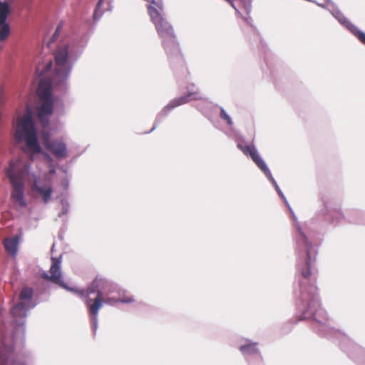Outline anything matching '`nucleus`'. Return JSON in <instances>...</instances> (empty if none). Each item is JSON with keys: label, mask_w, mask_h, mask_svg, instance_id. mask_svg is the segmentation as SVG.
Segmentation results:
<instances>
[{"label": "nucleus", "mask_w": 365, "mask_h": 365, "mask_svg": "<svg viewBox=\"0 0 365 365\" xmlns=\"http://www.w3.org/2000/svg\"><path fill=\"white\" fill-rule=\"evenodd\" d=\"M60 204L61 206V210L58 215V217L60 218H63L64 215H66L70 210V203L68 199L65 197H61L60 200Z\"/></svg>", "instance_id": "nucleus-25"}, {"label": "nucleus", "mask_w": 365, "mask_h": 365, "mask_svg": "<svg viewBox=\"0 0 365 365\" xmlns=\"http://www.w3.org/2000/svg\"><path fill=\"white\" fill-rule=\"evenodd\" d=\"M104 0H98L96 4L93 15V19L96 21L100 20V19L103 16V15L105 13V11L101 9Z\"/></svg>", "instance_id": "nucleus-26"}, {"label": "nucleus", "mask_w": 365, "mask_h": 365, "mask_svg": "<svg viewBox=\"0 0 365 365\" xmlns=\"http://www.w3.org/2000/svg\"><path fill=\"white\" fill-rule=\"evenodd\" d=\"M238 349L247 365H260L262 362L263 357L257 342L243 338L240 340Z\"/></svg>", "instance_id": "nucleus-10"}, {"label": "nucleus", "mask_w": 365, "mask_h": 365, "mask_svg": "<svg viewBox=\"0 0 365 365\" xmlns=\"http://www.w3.org/2000/svg\"><path fill=\"white\" fill-rule=\"evenodd\" d=\"M237 6L240 8V11H241V9H243L242 6L239 3H237Z\"/></svg>", "instance_id": "nucleus-41"}, {"label": "nucleus", "mask_w": 365, "mask_h": 365, "mask_svg": "<svg viewBox=\"0 0 365 365\" xmlns=\"http://www.w3.org/2000/svg\"><path fill=\"white\" fill-rule=\"evenodd\" d=\"M54 110V101L51 93L49 91L45 101L36 108V115L43 128L50 125V118Z\"/></svg>", "instance_id": "nucleus-12"}, {"label": "nucleus", "mask_w": 365, "mask_h": 365, "mask_svg": "<svg viewBox=\"0 0 365 365\" xmlns=\"http://www.w3.org/2000/svg\"><path fill=\"white\" fill-rule=\"evenodd\" d=\"M69 46L64 45L55 53V62L61 68L55 71L56 84L58 86H64L72 69V65L68 63Z\"/></svg>", "instance_id": "nucleus-8"}, {"label": "nucleus", "mask_w": 365, "mask_h": 365, "mask_svg": "<svg viewBox=\"0 0 365 365\" xmlns=\"http://www.w3.org/2000/svg\"><path fill=\"white\" fill-rule=\"evenodd\" d=\"M327 3H329L331 4H332L333 6H334V4L331 1V0H326Z\"/></svg>", "instance_id": "nucleus-40"}, {"label": "nucleus", "mask_w": 365, "mask_h": 365, "mask_svg": "<svg viewBox=\"0 0 365 365\" xmlns=\"http://www.w3.org/2000/svg\"><path fill=\"white\" fill-rule=\"evenodd\" d=\"M45 149L58 160H62L68 155L67 145L58 139H53L49 145L46 144Z\"/></svg>", "instance_id": "nucleus-16"}, {"label": "nucleus", "mask_w": 365, "mask_h": 365, "mask_svg": "<svg viewBox=\"0 0 365 365\" xmlns=\"http://www.w3.org/2000/svg\"><path fill=\"white\" fill-rule=\"evenodd\" d=\"M56 168L53 166H51L49 169V173L51 175H54V174H56Z\"/></svg>", "instance_id": "nucleus-33"}, {"label": "nucleus", "mask_w": 365, "mask_h": 365, "mask_svg": "<svg viewBox=\"0 0 365 365\" xmlns=\"http://www.w3.org/2000/svg\"><path fill=\"white\" fill-rule=\"evenodd\" d=\"M331 14L337 21L349 31L363 45L365 46V32L352 24L337 8L331 11Z\"/></svg>", "instance_id": "nucleus-13"}, {"label": "nucleus", "mask_w": 365, "mask_h": 365, "mask_svg": "<svg viewBox=\"0 0 365 365\" xmlns=\"http://www.w3.org/2000/svg\"><path fill=\"white\" fill-rule=\"evenodd\" d=\"M62 27H63V21H61V22L58 24V26H56V28H59V31H61Z\"/></svg>", "instance_id": "nucleus-37"}, {"label": "nucleus", "mask_w": 365, "mask_h": 365, "mask_svg": "<svg viewBox=\"0 0 365 365\" xmlns=\"http://www.w3.org/2000/svg\"><path fill=\"white\" fill-rule=\"evenodd\" d=\"M302 274L295 275L293 293L296 300L297 317L282 327L284 334H289L297 322L309 320L313 331L320 337L337 343L342 351L359 365H365V349L355 344L348 336L328 324L327 312L322 307L315 279L311 275L300 283Z\"/></svg>", "instance_id": "nucleus-1"}, {"label": "nucleus", "mask_w": 365, "mask_h": 365, "mask_svg": "<svg viewBox=\"0 0 365 365\" xmlns=\"http://www.w3.org/2000/svg\"><path fill=\"white\" fill-rule=\"evenodd\" d=\"M292 217L295 221L296 231L294 240L297 255V272L302 274L300 283L307 281V277L311 275V269L316 261L317 249L313 245L305 230L301 227L297 221L294 212Z\"/></svg>", "instance_id": "nucleus-2"}, {"label": "nucleus", "mask_w": 365, "mask_h": 365, "mask_svg": "<svg viewBox=\"0 0 365 365\" xmlns=\"http://www.w3.org/2000/svg\"><path fill=\"white\" fill-rule=\"evenodd\" d=\"M315 4H317L319 6L323 8V9H325L326 8V6L324 4H320V3H318L315 1L314 2Z\"/></svg>", "instance_id": "nucleus-36"}, {"label": "nucleus", "mask_w": 365, "mask_h": 365, "mask_svg": "<svg viewBox=\"0 0 365 365\" xmlns=\"http://www.w3.org/2000/svg\"><path fill=\"white\" fill-rule=\"evenodd\" d=\"M220 117L221 119L225 120L228 125H232L233 124L231 117L223 107H220Z\"/></svg>", "instance_id": "nucleus-27"}, {"label": "nucleus", "mask_w": 365, "mask_h": 365, "mask_svg": "<svg viewBox=\"0 0 365 365\" xmlns=\"http://www.w3.org/2000/svg\"><path fill=\"white\" fill-rule=\"evenodd\" d=\"M61 170H62L63 173H66L68 170H67V168H63V167H62V168H61Z\"/></svg>", "instance_id": "nucleus-38"}, {"label": "nucleus", "mask_w": 365, "mask_h": 365, "mask_svg": "<svg viewBox=\"0 0 365 365\" xmlns=\"http://www.w3.org/2000/svg\"><path fill=\"white\" fill-rule=\"evenodd\" d=\"M41 138L44 148H46V144L49 145L50 143L53 140V139L51 138V133L49 131H43L41 133Z\"/></svg>", "instance_id": "nucleus-28"}, {"label": "nucleus", "mask_w": 365, "mask_h": 365, "mask_svg": "<svg viewBox=\"0 0 365 365\" xmlns=\"http://www.w3.org/2000/svg\"><path fill=\"white\" fill-rule=\"evenodd\" d=\"M10 11L9 4L4 1L0 0V21H7V18Z\"/></svg>", "instance_id": "nucleus-22"}, {"label": "nucleus", "mask_w": 365, "mask_h": 365, "mask_svg": "<svg viewBox=\"0 0 365 365\" xmlns=\"http://www.w3.org/2000/svg\"><path fill=\"white\" fill-rule=\"evenodd\" d=\"M54 248H55V243L53 244L52 247H51V252L53 253L54 252Z\"/></svg>", "instance_id": "nucleus-39"}, {"label": "nucleus", "mask_w": 365, "mask_h": 365, "mask_svg": "<svg viewBox=\"0 0 365 365\" xmlns=\"http://www.w3.org/2000/svg\"><path fill=\"white\" fill-rule=\"evenodd\" d=\"M324 207L319 212V217L331 224L337 225L342 219L345 218L340 208H331L328 202L323 201Z\"/></svg>", "instance_id": "nucleus-15"}, {"label": "nucleus", "mask_w": 365, "mask_h": 365, "mask_svg": "<svg viewBox=\"0 0 365 365\" xmlns=\"http://www.w3.org/2000/svg\"><path fill=\"white\" fill-rule=\"evenodd\" d=\"M118 298H114V297H112V298H108L106 300H109V303H108V304H112L113 302H115V299H117Z\"/></svg>", "instance_id": "nucleus-34"}, {"label": "nucleus", "mask_w": 365, "mask_h": 365, "mask_svg": "<svg viewBox=\"0 0 365 365\" xmlns=\"http://www.w3.org/2000/svg\"><path fill=\"white\" fill-rule=\"evenodd\" d=\"M115 284L107 279L96 277L87 289H81L83 292L81 297L85 299V302L89 313L91 314V323L94 335L98 329V314L104 303H109V300H105L104 297L114 292Z\"/></svg>", "instance_id": "nucleus-3"}, {"label": "nucleus", "mask_w": 365, "mask_h": 365, "mask_svg": "<svg viewBox=\"0 0 365 365\" xmlns=\"http://www.w3.org/2000/svg\"><path fill=\"white\" fill-rule=\"evenodd\" d=\"M28 1L31 2V1H32L33 0H28Z\"/></svg>", "instance_id": "nucleus-45"}, {"label": "nucleus", "mask_w": 365, "mask_h": 365, "mask_svg": "<svg viewBox=\"0 0 365 365\" xmlns=\"http://www.w3.org/2000/svg\"><path fill=\"white\" fill-rule=\"evenodd\" d=\"M34 187L41 195L43 203L47 204L53 193L52 187L51 185H38L37 180L35 179Z\"/></svg>", "instance_id": "nucleus-19"}, {"label": "nucleus", "mask_w": 365, "mask_h": 365, "mask_svg": "<svg viewBox=\"0 0 365 365\" xmlns=\"http://www.w3.org/2000/svg\"><path fill=\"white\" fill-rule=\"evenodd\" d=\"M52 69V62H47L42 68L37 66L36 68V75L39 78H44Z\"/></svg>", "instance_id": "nucleus-24"}, {"label": "nucleus", "mask_w": 365, "mask_h": 365, "mask_svg": "<svg viewBox=\"0 0 365 365\" xmlns=\"http://www.w3.org/2000/svg\"><path fill=\"white\" fill-rule=\"evenodd\" d=\"M61 184L63 190H68L69 187V180L68 179V178H63L61 180Z\"/></svg>", "instance_id": "nucleus-31"}, {"label": "nucleus", "mask_w": 365, "mask_h": 365, "mask_svg": "<svg viewBox=\"0 0 365 365\" xmlns=\"http://www.w3.org/2000/svg\"><path fill=\"white\" fill-rule=\"evenodd\" d=\"M242 18L248 25H250L251 27H254V26L252 25L253 20L252 17L250 16V14H247V16H244L242 15Z\"/></svg>", "instance_id": "nucleus-32"}, {"label": "nucleus", "mask_w": 365, "mask_h": 365, "mask_svg": "<svg viewBox=\"0 0 365 365\" xmlns=\"http://www.w3.org/2000/svg\"><path fill=\"white\" fill-rule=\"evenodd\" d=\"M115 302L123 304H130L134 302V298L133 297H123L115 299Z\"/></svg>", "instance_id": "nucleus-29"}, {"label": "nucleus", "mask_w": 365, "mask_h": 365, "mask_svg": "<svg viewBox=\"0 0 365 365\" xmlns=\"http://www.w3.org/2000/svg\"><path fill=\"white\" fill-rule=\"evenodd\" d=\"M287 208L290 211L291 214H292V212H294V211H293L292 208L291 207V206H289V207H287Z\"/></svg>", "instance_id": "nucleus-42"}, {"label": "nucleus", "mask_w": 365, "mask_h": 365, "mask_svg": "<svg viewBox=\"0 0 365 365\" xmlns=\"http://www.w3.org/2000/svg\"><path fill=\"white\" fill-rule=\"evenodd\" d=\"M347 220L350 223L354 224H364L365 223L364 217L365 214L358 210H354L350 211L347 215Z\"/></svg>", "instance_id": "nucleus-21"}, {"label": "nucleus", "mask_w": 365, "mask_h": 365, "mask_svg": "<svg viewBox=\"0 0 365 365\" xmlns=\"http://www.w3.org/2000/svg\"><path fill=\"white\" fill-rule=\"evenodd\" d=\"M282 199L283 200V201H284V203L286 204L287 207H289V206H290V205H289V202H288V201H287V200L286 197L284 196V198H282Z\"/></svg>", "instance_id": "nucleus-35"}, {"label": "nucleus", "mask_w": 365, "mask_h": 365, "mask_svg": "<svg viewBox=\"0 0 365 365\" xmlns=\"http://www.w3.org/2000/svg\"><path fill=\"white\" fill-rule=\"evenodd\" d=\"M51 265L49 269L50 274L47 272L42 274L43 278L50 280L55 284L58 285L60 287L66 289V291L71 292L79 296H83V292L80 291V289L76 287L68 286L63 279L62 272L61 271V264L62 262V256L51 257Z\"/></svg>", "instance_id": "nucleus-9"}, {"label": "nucleus", "mask_w": 365, "mask_h": 365, "mask_svg": "<svg viewBox=\"0 0 365 365\" xmlns=\"http://www.w3.org/2000/svg\"><path fill=\"white\" fill-rule=\"evenodd\" d=\"M30 155L33 158L36 155H41L42 158L50 163L51 164L53 163V158L51 154L46 151L41 146V143H38L36 145L29 150Z\"/></svg>", "instance_id": "nucleus-20"}, {"label": "nucleus", "mask_w": 365, "mask_h": 365, "mask_svg": "<svg viewBox=\"0 0 365 365\" xmlns=\"http://www.w3.org/2000/svg\"><path fill=\"white\" fill-rule=\"evenodd\" d=\"M0 365H26V362L14 355V345L2 343L0 349Z\"/></svg>", "instance_id": "nucleus-14"}, {"label": "nucleus", "mask_w": 365, "mask_h": 365, "mask_svg": "<svg viewBox=\"0 0 365 365\" xmlns=\"http://www.w3.org/2000/svg\"><path fill=\"white\" fill-rule=\"evenodd\" d=\"M62 222H63V224L65 225L67 222V220L66 219H62Z\"/></svg>", "instance_id": "nucleus-43"}, {"label": "nucleus", "mask_w": 365, "mask_h": 365, "mask_svg": "<svg viewBox=\"0 0 365 365\" xmlns=\"http://www.w3.org/2000/svg\"><path fill=\"white\" fill-rule=\"evenodd\" d=\"M16 135L19 141L26 143L29 150L40 143L38 138V128L31 110H29L20 119Z\"/></svg>", "instance_id": "nucleus-5"}, {"label": "nucleus", "mask_w": 365, "mask_h": 365, "mask_svg": "<svg viewBox=\"0 0 365 365\" xmlns=\"http://www.w3.org/2000/svg\"><path fill=\"white\" fill-rule=\"evenodd\" d=\"M8 178L12 188L11 193V199L17 202L20 207H25L27 205V202L25 199L24 182L22 178L17 175L13 169L8 172Z\"/></svg>", "instance_id": "nucleus-11"}, {"label": "nucleus", "mask_w": 365, "mask_h": 365, "mask_svg": "<svg viewBox=\"0 0 365 365\" xmlns=\"http://www.w3.org/2000/svg\"><path fill=\"white\" fill-rule=\"evenodd\" d=\"M86 46V43H83V38H77L74 40L69 49V54L71 58L76 61L78 57L82 54L84 48Z\"/></svg>", "instance_id": "nucleus-18"}, {"label": "nucleus", "mask_w": 365, "mask_h": 365, "mask_svg": "<svg viewBox=\"0 0 365 365\" xmlns=\"http://www.w3.org/2000/svg\"><path fill=\"white\" fill-rule=\"evenodd\" d=\"M237 148L248 158H250L255 163L256 166L262 171L267 179L272 184L276 192L281 198H284V195L277 181L273 178L272 174L267 165L264 160L259 155L257 148L254 144H246L242 145L241 143L237 144Z\"/></svg>", "instance_id": "nucleus-6"}, {"label": "nucleus", "mask_w": 365, "mask_h": 365, "mask_svg": "<svg viewBox=\"0 0 365 365\" xmlns=\"http://www.w3.org/2000/svg\"><path fill=\"white\" fill-rule=\"evenodd\" d=\"M19 239V235H14L12 237L6 238L3 242L6 252L11 257H15L17 254Z\"/></svg>", "instance_id": "nucleus-17"}, {"label": "nucleus", "mask_w": 365, "mask_h": 365, "mask_svg": "<svg viewBox=\"0 0 365 365\" xmlns=\"http://www.w3.org/2000/svg\"><path fill=\"white\" fill-rule=\"evenodd\" d=\"M47 288H48L47 286L44 285L43 289L46 290Z\"/></svg>", "instance_id": "nucleus-44"}, {"label": "nucleus", "mask_w": 365, "mask_h": 365, "mask_svg": "<svg viewBox=\"0 0 365 365\" xmlns=\"http://www.w3.org/2000/svg\"><path fill=\"white\" fill-rule=\"evenodd\" d=\"M60 33H61V31H59V28H56V29H55L53 34H52L49 41L48 42V44H47L48 46H50V45L51 43H53V42H55L58 39V36L60 35Z\"/></svg>", "instance_id": "nucleus-30"}, {"label": "nucleus", "mask_w": 365, "mask_h": 365, "mask_svg": "<svg viewBox=\"0 0 365 365\" xmlns=\"http://www.w3.org/2000/svg\"><path fill=\"white\" fill-rule=\"evenodd\" d=\"M33 288L26 286L19 292V302L11 307L10 314L12 317V339L15 342L18 339H24L26 334V318L27 312L33 309L38 303L34 299Z\"/></svg>", "instance_id": "nucleus-4"}, {"label": "nucleus", "mask_w": 365, "mask_h": 365, "mask_svg": "<svg viewBox=\"0 0 365 365\" xmlns=\"http://www.w3.org/2000/svg\"><path fill=\"white\" fill-rule=\"evenodd\" d=\"M187 93L181 96L177 97L171 100L162 110L157 114L153 128L145 133H150L156 129L158 125L169 115V113L175 108L189 103L192 100H198L201 98L198 92L192 91L187 88Z\"/></svg>", "instance_id": "nucleus-7"}, {"label": "nucleus", "mask_w": 365, "mask_h": 365, "mask_svg": "<svg viewBox=\"0 0 365 365\" xmlns=\"http://www.w3.org/2000/svg\"><path fill=\"white\" fill-rule=\"evenodd\" d=\"M10 26L7 21H0V42H4L6 40L10 34Z\"/></svg>", "instance_id": "nucleus-23"}]
</instances>
